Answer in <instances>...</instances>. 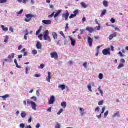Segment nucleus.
<instances>
[{"label": "nucleus", "instance_id": "nucleus-1", "mask_svg": "<svg viewBox=\"0 0 128 128\" xmlns=\"http://www.w3.org/2000/svg\"><path fill=\"white\" fill-rule=\"evenodd\" d=\"M49 35L50 32H48V30H47L44 32L43 36L44 40H47L48 42H52V39H50V37Z\"/></svg>", "mask_w": 128, "mask_h": 128}, {"label": "nucleus", "instance_id": "nucleus-2", "mask_svg": "<svg viewBox=\"0 0 128 128\" xmlns=\"http://www.w3.org/2000/svg\"><path fill=\"white\" fill-rule=\"evenodd\" d=\"M26 18H25L24 19V22H30L32 20V18H36V15H34L32 14H27L26 15Z\"/></svg>", "mask_w": 128, "mask_h": 128}, {"label": "nucleus", "instance_id": "nucleus-3", "mask_svg": "<svg viewBox=\"0 0 128 128\" xmlns=\"http://www.w3.org/2000/svg\"><path fill=\"white\" fill-rule=\"evenodd\" d=\"M27 104L29 106L31 105V108H32V109L34 110H36V108H38V106H36V102L31 101L30 100H28Z\"/></svg>", "mask_w": 128, "mask_h": 128}, {"label": "nucleus", "instance_id": "nucleus-4", "mask_svg": "<svg viewBox=\"0 0 128 128\" xmlns=\"http://www.w3.org/2000/svg\"><path fill=\"white\" fill-rule=\"evenodd\" d=\"M110 48L104 49L102 51V54L104 56H110Z\"/></svg>", "mask_w": 128, "mask_h": 128}, {"label": "nucleus", "instance_id": "nucleus-5", "mask_svg": "<svg viewBox=\"0 0 128 128\" xmlns=\"http://www.w3.org/2000/svg\"><path fill=\"white\" fill-rule=\"evenodd\" d=\"M55 102H56V98H54V96H51L48 102L49 104H54Z\"/></svg>", "mask_w": 128, "mask_h": 128}, {"label": "nucleus", "instance_id": "nucleus-6", "mask_svg": "<svg viewBox=\"0 0 128 128\" xmlns=\"http://www.w3.org/2000/svg\"><path fill=\"white\" fill-rule=\"evenodd\" d=\"M74 14H71L70 16V19L74 18H76V16H78V14H79L78 10H76L74 11Z\"/></svg>", "mask_w": 128, "mask_h": 128}, {"label": "nucleus", "instance_id": "nucleus-7", "mask_svg": "<svg viewBox=\"0 0 128 128\" xmlns=\"http://www.w3.org/2000/svg\"><path fill=\"white\" fill-rule=\"evenodd\" d=\"M68 38L71 42L72 46H74L76 42V39L72 38L70 36H69Z\"/></svg>", "mask_w": 128, "mask_h": 128}, {"label": "nucleus", "instance_id": "nucleus-8", "mask_svg": "<svg viewBox=\"0 0 128 128\" xmlns=\"http://www.w3.org/2000/svg\"><path fill=\"white\" fill-rule=\"evenodd\" d=\"M50 56H52V58H54V60H58V53L56 52L51 53Z\"/></svg>", "mask_w": 128, "mask_h": 128}, {"label": "nucleus", "instance_id": "nucleus-9", "mask_svg": "<svg viewBox=\"0 0 128 128\" xmlns=\"http://www.w3.org/2000/svg\"><path fill=\"white\" fill-rule=\"evenodd\" d=\"M14 54H12L10 55H9V56H8V60H10V61H9V62H12V58H14Z\"/></svg>", "mask_w": 128, "mask_h": 128}, {"label": "nucleus", "instance_id": "nucleus-10", "mask_svg": "<svg viewBox=\"0 0 128 128\" xmlns=\"http://www.w3.org/2000/svg\"><path fill=\"white\" fill-rule=\"evenodd\" d=\"M86 30L88 32H90V34H92V32H94V30L93 28L89 27V26H88L86 28Z\"/></svg>", "mask_w": 128, "mask_h": 128}, {"label": "nucleus", "instance_id": "nucleus-11", "mask_svg": "<svg viewBox=\"0 0 128 128\" xmlns=\"http://www.w3.org/2000/svg\"><path fill=\"white\" fill-rule=\"evenodd\" d=\"M120 118V112L118 111L116 113H114V114L112 116V118Z\"/></svg>", "mask_w": 128, "mask_h": 128}, {"label": "nucleus", "instance_id": "nucleus-12", "mask_svg": "<svg viewBox=\"0 0 128 128\" xmlns=\"http://www.w3.org/2000/svg\"><path fill=\"white\" fill-rule=\"evenodd\" d=\"M52 78V73L48 72V76L46 77V82H50V79Z\"/></svg>", "mask_w": 128, "mask_h": 128}, {"label": "nucleus", "instance_id": "nucleus-13", "mask_svg": "<svg viewBox=\"0 0 128 128\" xmlns=\"http://www.w3.org/2000/svg\"><path fill=\"white\" fill-rule=\"evenodd\" d=\"M68 16H70V13H68V12L67 13L64 14H62V18H65L66 20H68Z\"/></svg>", "mask_w": 128, "mask_h": 128}, {"label": "nucleus", "instance_id": "nucleus-14", "mask_svg": "<svg viewBox=\"0 0 128 128\" xmlns=\"http://www.w3.org/2000/svg\"><path fill=\"white\" fill-rule=\"evenodd\" d=\"M88 42L90 44V46H92V42H94V40L90 37H88Z\"/></svg>", "mask_w": 128, "mask_h": 128}, {"label": "nucleus", "instance_id": "nucleus-15", "mask_svg": "<svg viewBox=\"0 0 128 128\" xmlns=\"http://www.w3.org/2000/svg\"><path fill=\"white\" fill-rule=\"evenodd\" d=\"M42 22H43V24H52V20H43L42 21Z\"/></svg>", "mask_w": 128, "mask_h": 128}, {"label": "nucleus", "instance_id": "nucleus-16", "mask_svg": "<svg viewBox=\"0 0 128 128\" xmlns=\"http://www.w3.org/2000/svg\"><path fill=\"white\" fill-rule=\"evenodd\" d=\"M117 36L116 32H114V34H111L110 36H109V40H112V38H116Z\"/></svg>", "mask_w": 128, "mask_h": 128}, {"label": "nucleus", "instance_id": "nucleus-17", "mask_svg": "<svg viewBox=\"0 0 128 128\" xmlns=\"http://www.w3.org/2000/svg\"><path fill=\"white\" fill-rule=\"evenodd\" d=\"M58 88H61L62 90H66V88H68V86H66L65 85H62L60 84L58 86Z\"/></svg>", "mask_w": 128, "mask_h": 128}, {"label": "nucleus", "instance_id": "nucleus-18", "mask_svg": "<svg viewBox=\"0 0 128 128\" xmlns=\"http://www.w3.org/2000/svg\"><path fill=\"white\" fill-rule=\"evenodd\" d=\"M62 10H59L58 11V12L54 16V18H56L58 16L60 15V14H62Z\"/></svg>", "mask_w": 128, "mask_h": 128}, {"label": "nucleus", "instance_id": "nucleus-19", "mask_svg": "<svg viewBox=\"0 0 128 128\" xmlns=\"http://www.w3.org/2000/svg\"><path fill=\"white\" fill-rule=\"evenodd\" d=\"M36 48L38 50H42V44H40V42H37Z\"/></svg>", "mask_w": 128, "mask_h": 128}, {"label": "nucleus", "instance_id": "nucleus-20", "mask_svg": "<svg viewBox=\"0 0 128 128\" xmlns=\"http://www.w3.org/2000/svg\"><path fill=\"white\" fill-rule=\"evenodd\" d=\"M1 28H2V30H3V32H8V28H6V27L4 26V25H2V26H1Z\"/></svg>", "mask_w": 128, "mask_h": 128}, {"label": "nucleus", "instance_id": "nucleus-21", "mask_svg": "<svg viewBox=\"0 0 128 128\" xmlns=\"http://www.w3.org/2000/svg\"><path fill=\"white\" fill-rule=\"evenodd\" d=\"M103 4L105 8H108V2L106 0L103 1Z\"/></svg>", "mask_w": 128, "mask_h": 128}, {"label": "nucleus", "instance_id": "nucleus-22", "mask_svg": "<svg viewBox=\"0 0 128 128\" xmlns=\"http://www.w3.org/2000/svg\"><path fill=\"white\" fill-rule=\"evenodd\" d=\"M80 4H81L82 6L84 8H86L88 6L84 2H82V3H80Z\"/></svg>", "mask_w": 128, "mask_h": 128}, {"label": "nucleus", "instance_id": "nucleus-23", "mask_svg": "<svg viewBox=\"0 0 128 128\" xmlns=\"http://www.w3.org/2000/svg\"><path fill=\"white\" fill-rule=\"evenodd\" d=\"M0 98H3L4 100H6V98H10V95H5L4 96H1Z\"/></svg>", "mask_w": 128, "mask_h": 128}, {"label": "nucleus", "instance_id": "nucleus-24", "mask_svg": "<svg viewBox=\"0 0 128 128\" xmlns=\"http://www.w3.org/2000/svg\"><path fill=\"white\" fill-rule=\"evenodd\" d=\"M14 64L16 65V67L18 68H22V67H20V66H18V61L16 60V59L14 60Z\"/></svg>", "mask_w": 128, "mask_h": 128}, {"label": "nucleus", "instance_id": "nucleus-25", "mask_svg": "<svg viewBox=\"0 0 128 128\" xmlns=\"http://www.w3.org/2000/svg\"><path fill=\"white\" fill-rule=\"evenodd\" d=\"M61 106H62V108H66V102H62L61 104Z\"/></svg>", "mask_w": 128, "mask_h": 128}, {"label": "nucleus", "instance_id": "nucleus-26", "mask_svg": "<svg viewBox=\"0 0 128 128\" xmlns=\"http://www.w3.org/2000/svg\"><path fill=\"white\" fill-rule=\"evenodd\" d=\"M52 34L54 40H58V34L54 32Z\"/></svg>", "mask_w": 128, "mask_h": 128}, {"label": "nucleus", "instance_id": "nucleus-27", "mask_svg": "<svg viewBox=\"0 0 128 128\" xmlns=\"http://www.w3.org/2000/svg\"><path fill=\"white\" fill-rule=\"evenodd\" d=\"M21 116L22 118H24L26 116V112H23L21 113Z\"/></svg>", "mask_w": 128, "mask_h": 128}, {"label": "nucleus", "instance_id": "nucleus-28", "mask_svg": "<svg viewBox=\"0 0 128 128\" xmlns=\"http://www.w3.org/2000/svg\"><path fill=\"white\" fill-rule=\"evenodd\" d=\"M4 38H5V39L4 40V42L6 44H7V42H8V39L10 38V37H8V36H6Z\"/></svg>", "mask_w": 128, "mask_h": 128}, {"label": "nucleus", "instance_id": "nucleus-29", "mask_svg": "<svg viewBox=\"0 0 128 128\" xmlns=\"http://www.w3.org/2000/svg\"><path fill=\"white\" fill-rule=\"evenodd\" d=\"M124 68V64H119L118 66V70H120V68Z\"/></svg>", "mask_w": 128, "mask_h": 128}, {"label": "nucleus", "instance_id": "nucleus-30", "mask_svg": "<svg viewBox=\"0 0 128 128\" xmlns=\"http://www.w3.org/2000/svg\"><path fill=\"white\" fill-rule=\"evenodd\" d=\"M88 88L90 92H92V84H89L88 85Z\"/></svg>", "mask_w": 128, "mask_h": 128}, {"label": "nucleus", "instance_id": "nucleus-31", "mask_svg": "<svg viewBox=\"0 0 128 128\" xmlns=\"http://www.w3.org/2000/svg\"><path fill=\"white\" fill-rule=\"evenodd\" d=\"M28 70H30V68L27 66L26 68V74H28Z\"/></svg>", "mask_w": 128, "mask_h": 128}, {"label": "nucleus", "instance_id": "nucleus-32", "mask_svg": "<svg viewBox=\"0 0 128 128\" xmlns=\"http://www.w3.org/2000/svg\"><path fill=\"white\" fill-rule=\"evenodd\" d=\"M62 128V125L60 124L57 122L56 126H55V128Z\"/></svg>", "mask_w": 128, "mask_h": 128}, {"label": "nucleus", "instance_id": "nucleus-33", "mask_svg": "<svg viewBox=\"0 0 128 128\" xmlns=\"http://www.w3.org/2000/svg\"><path fill=\"white\" fill-rule=\"evenodd\" d=\"M106 12H107L106 10H104V11L102 12L100 16H106Z\"/></svg>", "mask_w": 128, "mask_h": 128}, {"label": "nucleus", "instance_id": "nucleus-34", "mask_svg": "<svg viewBox=\"0 0 128 128\" xmlns=\"http://www.w3.org/2000/svg\"><path fill=\"white\" fill-rule=\"evenodd\" d=\"M8 2V0H0V4H6Z\"/></svg>", "mask_w": 128, "mask_h": 128}, {"label": "nucleus", "instance_id": "nucleus-35", "mask_svg": "<svg viewBox=\"0 0 128 128\" xmlns=\"http://www.w3.org/2000/svg\"><path fill=\"white\" fill-rule=\"evenodd\" d=\"M44 36L43 34H40V36H38V38L40 40H42V37Z\"/></svg>", "mask_w": 128, "mask_h": 128}, {"label": "nucleus", "instance_id": "nucleus-36", "mask_svg": "<svg viewBox=\"0 0 128 128\" xmlns=\"http://www.w3.org/2000/svg\"><path fill=\"white\" fill-rule=\"evenodd\" d=\"M98 78L100 80H102V78H104V75L102 74H99Z\"/></svg>", "mask_w": 128, "mask_h": 128}, {"label": "nucleus", "instance_id": "nucleus-37", "mask_svg": "<svg viewBox=\"0 0 128 128\" xmlns=\"http://www.w3.org/2000/svg\"><path fill=\"white\" fill-rule=\"evenodd\" d=\"M62 112H64V109H60L58 113V116H60V114H62Z\"/></svg>", "mask_w": 128, "mask_h": 128}, {"label": "nucleus", "instance_id": "nucleus-38", "mask_svg": "<svg viewBox=\"0 0 128 128\" xmlns=\"http://www.w3.org/2000/svg\"><path fill=\"white\" fill-rule=\"evenodd\" d=\"M32 54H34V56H36V54H38V51L36 50H34L32 52Z\"/></svg>", "mask_w": 128, "mask_h": 128}, {"label": "nucleus", "instance_id": "nucleus-39", "mask_svg": "<svg viewBox=\"0 0 128 128\" xmlns=\"http://www.w3.org/2000/svg\"><path fill=\"white\" fill-rule=\"evenodd\" d=\"M60 34L64 38H66V36H64V32H60Z\"/></svg>", "mask_w": 128, "mask_h": 128}, {"label": "nucleus", "instance_id": "nucleus-40", "mask_svg": "<svg viewBox=\"0 0 128 128\" xmlns=\"http://www.w3.org/2000/svg\"><path fill=\"white\" fill-rule=\"evenodd\" d=\"M118 54H119L121 58H124V55L123 54L122 52H120Z\"/></svg>", "mask_w": 128, "mask_h": 128}, {"label": "nucleus", "instance_id": "nucleus-41", "mask_svg": "<svg viewBox=\"0 0 128 128\" xmlns=\"http://www.w3.org/2000/svg\"><path fill=\"white\" fill-rule=\"evenodd\" d=\"M100 110V107H97V108H96V110H95L96 112H99Z\"/></svg>", "mask_w": 128, "mask_h": 128}, {"label": "nucleus", "instance_id": "nucleus-42", "mask_svg": "<svg viewBox=\"0 0 128 128\" xmlns=\"http://www.w3.org/2000/svg\"><path fill=\"white\" fill-rule=\"evenodd\" d=\"M31 100H34V102H36V100H38V98L36 96H33L31 98Z\"/></svg>", "mask_w": 128, "mask_h": 128}, {"label": "nucleus", "instance_id": "nucleus-43", "mask_svg": "<svg viewBox=\"0 0 128 128\" xmlns=\"http://www.w3.org/2000/svg\"><path fill=\"white\" fill-rule=\"evenodd\" d=\"M108 116V111H107L106 112L104 113V118H106Z\"/></svg>", "mask_w": 128, "mask_h": 128}, {"label": "nucleus", "instance_id": "nucleus-44", "mask_svg": "<svg viewBox=\"0 0 128 128\" xmlns=\"http://www.w3.org/2000/svg\"><path fill=\"white\" fill-rule=\"evenodd\" d=\"M106 110V107H103L102 108V111L101 112V114H104V111Z\"/></svg>", "mask_w": 128, "mask_h": 128}, {"label": "nucleus", "instance_id": "nucleus-45", "mask_svg": "<svg viewBox=\"0 0 128 128\" xmlns=\"http://www.w3.org/2000/svg\"><path fill=\"white\" fill-rule=\"evenodd\" d=\"M54 16V12L52 13L50 15L48 18H52Z\"/></svg>", "mask_w": 128, "mask_h": 128}, {"label": "nucleus", "instance_id": "nucleus-46", "mask_svg": "<svg viewBox=\"0 0 128 128\" xmlns=\"http://www.w3.org/2000/svg\"><path fill=\"white\" fill-rule=\"evenodd\" d=\"M104 104V100L99 102L98 106H102Z\"/></svg>", "mask_w": 128, "mask_h": 128}, {"label": "nucleus", "instance_id": "nucleus-47", "mask_svg": "<svg viewBox=\"0 0 128 128\" xmlns=\"http://www.w3.org/2000/svg\"><path fill=\"white\" fill-rule=\"evenodd\" d=\"M87 66H88V62H87L84 63L83 66H84V68H86Z\"/></svg>", "mask_w": 128, "mask_h": 128}, {"label": "nucleus", "instance_id": "nucleus-48", "mask_svg": "<svg viewBox=\"0 0 128 128\" xmlns=\"http://www.w3.org/2000/svg\"><path fill=\"white\" fill-rule=\"evenodd\" d=\"M20 128H26V125L24 124H20Z\"/></svg>", "mask_w": 128, "mask_h": 128}, {"label": "nucleus", "instance_id": "nucleus-49", "mask_svg": "<svg viewBox=\"0 0 128 128\" xmlns=\"http://www.w3.org/2000/svg\"><path fill=\"white\" fill-rule=\"evenodd\" d=\"M24 33L25 34V36H28V30H26Z\"/></svg>", "mask_w": 128, "mask_h": 128}, {"label": "nucleus", "instance_id": "nucleus-50", "mask_svg": "<svg viewBox=\"0 0 128 128\" xmlns=\"http://www.w3.org/2000/svg\"><path fill=\"white\" fill-rule=\"evenodd\" d=\"M111 22H112V24H114V22H116V20H114V18H112L110 20Z\"/></svg>", "mask_w": 128, "mask_h": 128}, {"label": "nucleus", "instance_id": "nucleus-51", "mask_svg": "<svg viewBox=\"0 0 128 128\" xmlns=\"http://www.w3.org/2000/svg\"><path fill=\"white\" fill-rule=\"evenodd\" d=\"M32 120V117L30 116V119L28 120V122H29V124H30Z\"/></svg>", "mask_w": 128, "mask_h": 128}, {"label": "nucleus", "instance_id": "nucleus-52", "mask_svg": "<svg viewBox=\"0 0 128 128\" xmlns=\"http://www.w3.org/2000/svg\"><path fill=\"white\" fill-rule=\"evenodd\" d=\"M102 48L101 46H98L97 47L96 52H100V48Z\"/></svg>", "mask_w": 128, "mask_h": 128}, {"label": "nucleus", "instance_id": "nucleus-53", "mask_svg": "<svg viewBox=\"0 0 128 128\" xmlns=\"http://www.w3.org/2000/svg\"><path fill=\"white\" fill-rule=\"evenodd\" d=\"M46 66L44 64H42L40 66V67L39 68H42V70H43V68Z\"/></svg>", "mask_w": 128, "mask_h": 128}, {"label": "nucleus", "instance_id": "nucleus-54", "mask_svg": "<svg viewBox=\"0 0 128 128\" xmlns=\"http://www.w3.org/2000/svg\"><path fill=\"white\" fill-rule=\"evenodd\" d=\"M80 114L82 116H84L86 113L84 111V112H80Z\"/></svg>", "mask_w": 128, "mask_h": 128}, {"label": "nucleus", "instance_id": "nucleus-55", "mask_svg": "<svg viewBox=\"0 0 128 128\" xmlns=\"http://www.w3.org/2000/svg\"><path fill=\"white\" fill-rule=\"evenodd\" d=\"M48 112H52V107H50L47 110Z\"/></svg>", "mask_w": 128, "mask_h": 128}, {"label": "nucleus", "instance_id": "nucleus-56", "mask_svg": "<svg viewBox=\"0 0 128 128\" xmlns=\"http://www.w3.org/2000/svg\"><path fill=\"white\" fill-rule=\"evenodd\" d=\"M96 118H98V120H100V118H102V114H100L99 116H96Z\"/></svg>", "mask_w": 128, "mask_h": 128}, {"label": "nucleus", "instance_id": "nucleus-57", "mask_svg": "<svg viewBox=\"0 0 128 128\" xmlns=\"http://www.w3.org/2000/svg\"><path fill=\"white\" fill-rule=\"evenodd\" d=\"M9 30L12 32H14V28L12 27H10L9 28Z\"/></svg>", "mask_w": 128, "mask_h": 128}, {"label": "nucleus", "instance_id": "nucleus-58", "mask_svg": "<svg viewBox=\"0 0 128 128\" xmlns=\"http://www.w3.org/2000/svg\"><path fill=\"white\" fill-rule=\"evenodd\" d=\"M120 61V62H122V64H124V62H126V60H124V59H121Z\"/></svg>", "mask_w": 128, "mask_h": 128}, {"label": "nucleus", "instance_id": "nucleus-59", "mask_svg": "<svg viewBox=\"0 0 128 128\" xmlns=\"http://www.w3.org/2000/svg\"><path fill=\"white\" fill-rule=\"evenodd\" d=\"M23 12H24V10H21L20 12H18V16H20V14H22Z\"/></svg>", "mask_w": 128, "mask_h": 128}, {"label": "nucleus", "instance_id": "nucleus-60", "mask_svg": "<svg viewBox=\"0 0 128 128\" xmlns=\"http://www.w3.org/2000/svg\"><path fill=\"white\" fill-rule=\"evenodd\" d=\"M23 4H26V2H28V0H23V1H22Z\"/></svg>", "mask_w": 128, "mask_h": 128}, {"label": "nucleus", "instance_id": "nucleus-61", "mask_svg": "<svg viewBox=\"0 0 128 128\" xmlns=\"http://www.w3.org/2000/svg\"><path fill=\"white\" fill-rule=\"evenodd\" d=\"M36 128H40V123H38L37 124V125L36 126Z\"/></svg>", "mask_w": 128, "mask_h": 128}, {"label": "nucleus", "instance_id": "nucleus-62", "mask_svg": "<svg viewBox=\"0 0 128 128\" xmlns=\"http://www.w3.org/2000/svg\"><path fill=\"white\" fill-rule=\"evenodd\" d=\"M95 22L96 24H98V26H100V24H98V21L97 19L95 20Z\"/></svg>", "mask_w": 128, "mask_h": 128}, {"label": "nucleus", "instance_id": "nucleus-63", "mask_svg": "<svg viewBox=\"0 0 128 128\" xmlns=\"http://www.w3.org/2000/svg\"><path fill=\"white\" fill-rule=\"evenodd\" d=\"M31 4H32V6H34V0H31V2H30Z\"/></svg>", "mask_w": 128, "mask_h": 128}, {"label": "nucleus", "instance_id": "nucleus-64", "mask_svg": "<svg viewBox=\"0 0 128 128\" xmlns=\"http://www.w3.org/2000/svg\"><path fill=\"white\" fill-rule=\"evenodd\" d=\"M97 30H100V26H96Z\"/></svg>", "mask_w": 128, "mask_h": 128}]
</instances>
